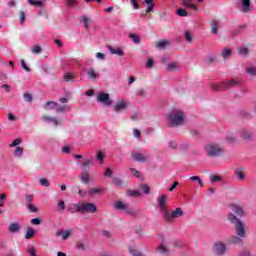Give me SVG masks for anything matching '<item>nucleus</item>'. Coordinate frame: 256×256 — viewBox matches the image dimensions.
Returning <instances> with one entry per match:
<instances>
[{"label":"nucleus","instance_id":"5701e85b","mask_svg":"<svg viewBox=\"0 0 256 256\" xmlns=\"http://www.w3.org/2000/svg\"><path fill=\"white\" fill-rule=\"evenodd\" d=\"M181 69V64L179 62H170L167 64V71L175 72Z\"/></svg>","mask_w":256,"mask_h":256},{"label":"nucleus","instance_id":"4c0bfd02","mask_svg":"<svg viewBox=\"0 0 256 256\" xmlns=\"http://www.w3.org/2000/svg\"><path fill=\"white\" fill-rule=\"evenodd\" d=\"M35 237V230L29 227L26 231L25 239H33Z\"/></svg>","mask_w":256,"mask_h":256},{"label":"nucleus","instance_id":"338daca9","mask_svg":"<svg viewBox=\"0 0 256 256\" xmlns=\"http://www.w3.org/2000/svg\"><path fill=\"white\" fill-rule=\"evenodd\" d=\"M41 47L40 46H34L33 48H32V53L34 54V55H39V53H41Z\"/></svg>","mask_w":256,"mask_h":256},{"label":"nucleus","instance_id":"423d86ee","mask_svg":"<svg viewBox=\"0 0 256 256\" xmlns=\"http://www.w3.org/2000/svg\"><path fill=\"white\" fill-rule=\"evenodd\" d=\"M212 252L216 256H223L225 253H227V245L221 241H218L213 244Z\"/></svg>","mask_w":256,"mask_h":256},{"label":"nucleus","instance_id":"72a5a7b5","mask_svg":"<svg viewBox=\"0 0 256 256\" xmlns=\"http://www.w3.org/2000/svg\"><path fill=\"white\" fill-rule=\"evenodd\" d=\"M227 219H228L229 223H232L233 225H236V223L241 221V219L237 218V216H235V214H233V213H229L227 216Z\"/></svg>","mask_w":256,"mask_h":256},{"label":"nucleus","instance_id":"13d9d810","mask_svg":"<svg viewBox=\"0 0 256 256\" xmlns=\"http://www.w3.org/2000/svg\"><path fill=\"white\" fill-rule=\"evenodd\" d=\"M23 97L27 103H31L33 101V96L31 93H24Z\"/></svg>","mask_w":256,"mask_h":256},{"label":"nucleus","instance_id":"393cba45","mask_svg":"<svg viewBox=\"0 0 256 256\" xmlns=\"http://www.w3.org/2000/svg\"><path fill=\"white\" fill-rule=\"evenodd\" d=\"M55 107H59V103L54 102V101L46 102L43 105V109H45L46 111H51V110L55 109Z\"/></svg>","mask_w":256,"mask_h":256},{"label":"nucleus","instance_id":"6ab92c4d","mask_svg":"<svg viewBox=\"0 0 256 256\" xmlns=\"http://www.w3.org/2000/svg\"><path fill=\"white\" fill-rule=\"evenodd\" d=\"M68 211L70 213H82V208L80 203L70 204L68 206Z\"/></svg>","mask_w":256,"mask_h":256},{"label":"nucleus","instance_id":"603ef678","mask_svg":"<svg viewBox=\"0 0 256 256\" xmlns=\"http://www.w3.org/2000/svg\"><path fill=\"white\" fill-rule=\"evenodd\" d=\"M20 65L22 67V69H24V71H27V73L31 72V68H29V66H27V63H25V60H20Z\"/></svg>","mask_w":256,"mask_h":256},{"label":"nucleus","instance_id":"79ce46f5","mask_svg":"<svg viewBox=\"0 0 256 256\" xmlns=\"http://www.w3.org/2000/svg\"><path fill=\"white\" fill-rule=\"evenodd\" d=\"M96 159L99 161L100 165H103L105 161V154L103 152L99 151L96 153Z\"/></svg>","mask_w":256,"mask_h":256},{"label":"nucleus","instance_id":"f03ea898","mask_svg":"<svg viewBox=\"0 0 256 256\" xmlns=\"http://www.w3.org/2000/svg\"><path fill=\"white\" fill-rule=\"evenodd\" d=\"M239 85H241V82L232 79L221 82L220 85L212 84L211 89L212 91H225L226 89H231L232 87H239Z\"/></svg>","mask_w":256,"mask_h":256},{"label":"nucleus","instance_id":"8fccbe9b","mask_svg":"<svg viewBox=\"0 0 256 256\" xmlns=\"http://www.w3.org/2000/svg\"><path fill=\"white\" fill-rule=\"evenodd\" d=\"M39 183L42 187H49L51 185V182L47 178H41Z\"/></svg>","mask_w":256,"mask_h":256},{"label":"nucleus","instance_id":"37998d69","mask_svg":"<svg viewBox=\"0 0 256 256\" xmlns=\"http://www.w3.org/2000/svg\"><path fill=\"white\" fill-rule=\"evenodd\" d=\"M112 183L113 185H116V187H121V185H123V180H121L119 177L113 176Z\"/></svg>","mask_w":256,"mask_h":256},{"label":"nucleus","instance_id":"aec40b11","mask_svg":"<svg viewBox=\"0 0 256 256\" xmlns=\"http://www.w3.org/2000/svg\"><path fill=\"white\" fill-rule=\"evenodd\" d=\"M240 137L244 139V141H253V137H255V135L247 130H242Z\"/></svg>","mask_w":256,"mask_h":256},{"label":"nucleus","instance_id":"774afa93","mask_svg":"<svg viewBox=\"0 0 256 256\" xmlns=\"http://www.w3.org/2000/svg\"><path fill=\"white\" fill-rule=\"evenodd\" d=\"M207 63H214V61H216V57L214 54H210L207 59H206Z\"/></svg>","mask_w":256,"mask_h":256},{"label":"nucleus","instance_id":"e433bc0d","mask_svg":"<svg viewBox=\"0 0 256 256\" xmlns=\"http://www.w3.org/2000/svg\"><path fill=\"white\" fill-rule=\"evenodd\" d=\"M238 53L241 57H248L249 55V48L247 47H240L238 48Z\"/></svg>","mask_w":256,"mask_h":256},{"label":"nucleus","instance_id":"6e6552de","mask_svg":"<svg viewBox=\"0 0 256 256\" xmlns=\"http://www.w3.org/2000/svg\"><path fill=\"white\" fill-rule=\"evenodd\" d=\"M97 101L104 105V107H111V105H113V100L109 96V93L100 92L97 95Z\"/></svg>","mask_w":256,"mask_h":256},{"label":"nucleus","instance_id":"3c124183","mask_svg":"<svg viewBox=\"0 0 256 256\" xmlns=\"http://www.w3.org/2000/svg\"><path fill=\"white\" fill-rule=\"evenodd\" d=\"M21 143H23V140L21 138H16L12 141V143L10 144V147H19Z\"/></svg>","mask_w":256,"mask_h":256},{"label":"nucleus","instance_id":"a18cd8bd","mask_svg":"<svg viewBox=\"0 0 256 256\" xmlns=\"http://www.w3.org/2000/svg\"><path fill=\"white\" fill-rule=\"evenodd\" d=\"M158 252L161 253V255H167L169 253V250L165 245L160 244L158 247Z\"/></svg>","mask_w":256,"mask_h":256},{"label":"nucleus","instance_id":"c03bdc74","mask_svg":"<svg viewBox=\"0 0 256 256\" xmlns=\"http://www.w3.org/2000/svg\"><path fill=\"white\" fill-rule=\"evenodd\" d=\"M65 111H69V106L63 105V106H56V113H65Z\"/></svg>","mask_w":256,"mask_h":256},{"label":"nucleus","instance_id":"864d4df0","mask_svg":"<svg viewBox=\"0 0 256 256\" xmlns=\"http://www.w3.org/2000/svg\"><path fill=\"white\" fill-rule=\"evenodd\" d=\"M168 146L170 149H178L179 148V144H177V141H175V140L169 141Z\"/></svg>","mask_w":256,"mask_h":256},{"label":"nucleus","instance_id":"4d7b16f0","mask_svg":"<svg viewBox=\"0 0 256 256\" xmlns=\"http://www.w3.org/2000/svg\"><path fill=\"white\" fill-rule=\"evenodd\" d=\"M104 177H109L110 179H113V170L111 168H107L104 172Z\"/></svg>","mask_w":256,"mask_h":256},{"label":"nucleus","instance_id":"de8ad7c7","mask_svg":"<svg viewBox=\"0 0 256 256\" xmlns=\"http://www.w3.org/2000/svg\"><path fill=\"white\" fill-rule=\"evenodd\" d=\"M29 5H32V7H43V2L38 0H28Z\"/></svg>","mask_w":256,"mask_h":256},{"label":"nucleus","instance_id":"e2e57ef3","mask_svg":"<svg viewBox=\"0 0 256 256\" xmlns=\"http://www.w3.org/2000/svg\"><path fill=\"white\" fill-rule=\"evenodd\" d=\"M82 23L86 29H89V18L87 16L82 17Z\"/></svg>","mask_w":256,"mask_h":256},{"label":"nucleus","instance_id":"bf43d9fd","mask_svg":"<svg viewBox=\"0 0 256 256\" xmlns=\"http://www.w3.org/2000/svg\"><path fill=\"white\" fill-rule=\"evenodd\" d=\"M58 211L60 212L65 211V202L63 200L58 201Z\"/></svg>","mask_w":256,"mask_h":256},{"label":"nucleus","instance_id":"a211bd4d","mask_svg":"<svg viewBox=\"0 0 256 256\" xmlns=\"http://www.w3.org/2000/svg\"><path fill=\"white\" fill-rule=\"evenodd\" d=\"M42 121H45V123H53V125H55V127H57L58 125H61V121L57 120V118L50 117L47 115H44L42 117Z\"/></svg>","mask_w":256,"mask_h":256},{"label":"nucleus","instance_id":"a878e982","mask_svg":"<svg viewBox=\"0 0 256 256\" xmlns=\"http://www.w3.org/2000/svg\"><path fill=\"white\" fill-rule=\"evenodd\" d=\"M229 243H231L232 245H242L243 244V237L231 236L229 238Z\"/></svg>","mask_w":256,"mask_h":256},{"label":"nucleus","instance_id":"2f4dec72","mask_svg":"<svg viewBox=\"0 0 256 256\" xmlns=\"http://www.w3.org/2000/svg\"><path fill=\"white\" fill-rule=\"evenodd\" d=\"M225 139L227 143H231L232 145L237 143V137L233 133H228Z\"/></svg>","mask_w":256,"mask_h":256},{"label":"nucleus","instance_id":"473e14b6","mask_svg":"<svg viewBox=\"0 0 256 256\" xmlns=\"http://www.w3.org/2000/svg\"><path fill=\"white\" fill-rule=\"evenodd\" d=\"M168 45H170L169 40H163L156 44V49L163 51V49H166Z\"/></svg>","mask_w":256,"mask_h":256},{"label":"nucleus","instance_id":"58836bf2","mask_svg":"<svg viewBox=\"0 0 256 256\" xmlns=\"http://www.w3.org/2000/svg\"><path fill=\"white\" fill-rule=\"evenodd\" d=\"M176 15H178V17H188L189 12H187V10H185L183 8H179L176 10Z\"/></svg>","mask_w":256,"mask_h":256},{"label":"nucleus","instance_id":"c756f323","mask_svg":"<svg viewBox=\"0 0 256 256\" xmlns=\"http://www.w3.org/2000/svg\"><path fill=\"white\" fill-rule=\"evenodd\" d=\"M231 55H233V50L229 48L222 49L221 56L223 59H230Z\"/></svg>","mask_w":256,"mask_h":256},{"label":"nucleus","instance_id":"2eb2a0df","mask_svg":"<svg viewBox=\"0 0 256 256\" xmlns=\"http://www.w3.org/2000/svg\"><path fill=\"white\" fill-rule=\"evenodd\" d=\"M127 107V101L125 100H119L114 106L113 109L116 113H119L121 111H125V108Z\"/></svg>","mask_w":256,"mask_h":256},{"label":"nucleus","instance_id":"a19ab883","mask_svg":"<svg viewBox=\"0 0 256 256\" xmlns=\"http://www.w3.org/2000/svg\"><path fill=\"white\" fill-rule=\"evenodd\" d=\"M126 195L128 197H140L141 192L137 191V190H127L126 191Z\"/></svg>","mask_w":256,"mask_h":256},{"label":"nucleus","instance_id":"412c9836","mask_svg":"<svg viewBox=\"0 0 256 256\" xmlns=\"http://www.w3.org/2000/svg\"><path fill=\"white\" fill-rule=\"evenodd\" d=\"M230 209L233 213H235L236 215H238V217H243L244 212H243V208H241V206H238L236 204H231L230 205Z\"/></svg>","mask_w":256,"mask_h":256},{"label":"nucleus","instance_id":"49530a36","mask_svg":"<svg viewBox=\"0 0 256 256\" xmlns=\"http://www.w3.org/2000/svg\"><path fill=\"white\" fill-rule=\"evenodd\" d=\"M99 193H103V188H90L89 195H97Z\"/></svg>","mask_w":256,"mask_h":256},{"label":"nucleus","instance_id":"4be33fe9","mask_svg":"<svg viewBox=\"0 0 256 256\" xmlns=\"http://www.w3.org/2000/svg\"><path fill=\"white\" fill-rule=\"evenodd\" d=\"M180 4L183 7H187L189 9H193V11H197V4H193V0H181Z\"/></svg>","mask_w":256,"mask_h":256},{"label":"nucleus","instance_id":"dca6fc26","mask_svg":"<svg viewBox=\"0 0 256 256\" xmlns=\"http://www.w3.org/2000/svg\"><path fill=\"white\" fill-rule=\"evenodd\" d=\"M80 181L84 185H89V183H91V174H89V172H87V171L81 172L80 173Z\"/></svg>","mask_w":256,"mask_h":256},{"label":"nucleus","instance_id":"c85d7f7f","mask_svg":"<svg viewBox=\"0 0 256 256\" xmlns=\"http://www.w3.org/2000/svg\"><path fill=\"white\" fill-rule=\"evenodd\" d=\"M23 152H24L23 147L17 146L13 151V156L16 157L17 159H21V157H23Z\"/></svg>","mask_w":256,"mask_h":256},{"label":"nucleus","instance_id":"0e129e2a","mask_svg":"<svg viewBox=\"0 0 256 256\" xmlns=\"http://www.w3.org/2000/svg\"><path fill=\"white\" fill-rule=\"evenodd\" d=\"M153 9H155V3L147 4L146 13H153Z\"/></svg>","mask_w":256,"mask_h":256},{"label":"nucleus","instance_id":"09e8293b","mask_svg":"<svg viewBox=\"0 0 256 256\" xmlns=\"http://www.w3.org/2000/svg\"><path fill=\"white\" fill-rule=\"evenodd\" d=\"M73 79H75V75H73L69 72L64 73V81L66 83H68V81H73Z\"/></svg>","mask_w":256,"mask_h":256},{"label":"nucleus","instance_id":"7c9ffc66","mask_svg":"<svg viewBox=\"0 0 256 256\" xmlns=\"http://www.w3.org/2000/svg\"><path fill=\"white\" fill-rule=\"evenodd\" d=\"M8 229L10 233H17V231L21 229V225H19L17 222H14L9 225Z\"/></svg>","mask_w":256,"mask_h":256},{"label":"nucleus","instance_id":"f8f14e48","mask_svg":"<svg viewBox=\"0 0 256 256\" xmlns=\"http://www.w3.org/2000/svg\"><path fill=\"white\" fill-rule=\"evenodd\" d=\"M82 213H97V206L94 203L81 204Z\"/></svg>","mask_w":256,"mask_h":256},{"label":"nucleus","instance_id":"b1692460","mask_svg":"<svg viewBox=\"0 0 256 256\" xmlns=\"http://www.w3.org/2000/svg\"><path fill=\"white\" fill-rule=\"evenodd\" d=\"M61 235L63 241H67V239H69V237L71 236V230H62L56 232V237H61Z\"/></svg>","mask_w":256,"mask_h":256},{"label":"nucleus","instance_id":"9b49d317","mask_svg":"<svg viewBox=\"0 0 256 256\" xmlns=\"http://www.w3.org/2000/svg\"><path fill=\"white\" fill-rule=\"evenodd\" d=\"M234 175L237 177L238 181L243 182L247 177V170L245 169V167L236 168L234 171Z\"/></svg>","mask_w":256,"mask_h":256},{"label":"nucleus","instance_id":"6e6d98bb","mask_svg":"<svg viewBox=\"0 0 256 256\" xmlns=\"http://www.w3.org/2000/svg\"><path fill=\"white\" fill-rule=\"evenodd\" d=\"M27 208H28V211H30V213H37L38 209L36 208L35 205L29 203V204H26Z\"/></svg>","mask_w":256,"mask_h":256},{"label":"nucleus","instance_id":"f3484780","mask_svg":"<svg viewBox=\"0 0 256 256\" xmlns=\"http://www.w3.org/2000/svg\"><path fill=\"white\" fill-rule=\"evenodd\" d=\"M86 73L90 81H97V79H99V72L95 71L93 68H88Z\"/></svg>","mask_w":256,"mask_h":256},{"label":"nucleus","instance_id":"ddd939ff","mask_svg":"<svg viewBox=\"0 0 256 256\" xmlns=\"http://www.w3.org/2000/svg\"><path fill=\"white\" fill-rule=\"evenodd\" d=\"M236 229V235L238 237L245 238L246 232H245V224L241 220H238V223L235 224Z\"/></svg>","mask_w":256,"mask_h":256},{"label":"nucleus","instance_id":"5fc2aeb1","mask_svg":"<svg viewBox=\"0 0 256 256\" xmlns=\"http://www.w3.org/2000/svg\"><path fill=\"white\" fill-rule=\"evenodd\" d=\"M184 39H186V41L188 43H191V41H193V37L191 36V32L185 31L184 32Z\"/></svg>","mask_w":256,"mask_h":256},{"label":"nucleus","instance_id":"39448f33","mask_svg":"<svg viewBox=\"0 0 256 256\" xmlns=\"http://www.w3.org/2000/svg\"><path fill=\"white\" fill-rule=\"evenodd\" d=\"M130 157L136 163H149V156L143 153L141 149L132 150Z\"/></svg>","mask_w":256,"mask_h":256},{"label":"nucleus","instance_id":"cd10ccee","mask_svg":"<svg viewBox=\"0 0 256 256\" xmlns=\"http://www.w3.org/2000/svg\"><path fill=\"white\" fill-rule=\"evenodd\" d=\"M109 53H111V55H118L119 57H123V55H125V52H123L122 49H115V48H112L111 46H108L107 47Z\"/></svg>","mask_w":256,"mask_h":256},{"label":"nucleus","instance_id":"ea45409f","mask_svg":"<svg viewBox=\"0 0 256 256\" xmlns=\"http://www.w3.org/2000/svg\"><path fill=\"white\" fill-rule=\"evenodd\" d=\"M128 251L129 253L132 255V256H143V253H141L139 250L135 249V247H129L128 248Z\"/></svg>","mask_w":256,"mask_h":256},{"label":"nucleus","instance_id":"f704fd0d","mask_svg":"<svg viewBox=\"0 0 256 256\" xmlns=\"http://www.w3.org/2000/svg\"><path fill=\"white\" fill-rule=\"evenodd\" d=\"M129 39H131V41H133L136 45H139V43H141V37L137 34H133L130 33L128 35Z\"/></svg>","mask_w":256,"mask_h":256},{"label":"nucleus","instance_id":"0eeeda50","mask_svg":"<svg viewBox=\"0 0 256 256\" xmlns=\"http://www.w3.org/2000/svg\"><path fill=\"white\" fill-rule=\"evenodd\" d=\"M115 209H118V211H126L127 215H131L132 217H135L137 215V210L129 207V205L121 201L115 203Z\"/></svg>","mask_w":256,"mask_h":256},{"label":"nucleus","instance_id":"20e7f679","mask_svg":"<svg viewBox=\"0 0 256 256\" xmlns=\"http://www.w3.org/2000/svg\"><path fill=\"white\" fill-rule=\"evenodd\" d=\"M183 215H185L183 208L177 207L172 212H169V210H168L167 212L164 213V215L162 217H163L164 221H166L167 223H171V221H173V219H179L180 217H183Z\"/></svg>","mask_w":256,"mask_h":256},{"label":"nucleus","instance_id":"9d476101","mask_svg":"<svg viewBox=\"0 0 256 256\" xmlns=\"http://www.w3.org/2000/svg\"><path fill=\"white\" fill-rule=\"evenodd\" d=\"M237 9H239L241 13H249V11H251V0H240L237 4Z\"/></svg>","mask_w":256,"mask_h":256},{"label":"nucleus","instance_id":"bb28decb","mask_svg":"<svg viewBox=\"0 0 256 256\" xmlns=\"http://www.w3.org/2000/svg\"><path fill=\"white\" fill-rule=\"evenodd\" d=\"M219 27H220V24H219V21H212L211 23V33L212 35H219Z\"/></svg>","mask_w":256,"mask_h":256},{"label":"nucleus","instance_id":"052dcab7","mask_svg":"<svg viewBox=\"0 0 256 256\" xmlns=\"http://www.w3.org/2000/svg\"><path fill=\"white\" fill-rule=\"evenodd\" d=\"M130 173H132V175H134V177H136L137 179L141 177V173L135 168H130Z\"/></svg>","mask_w":256,"mask_h":256},{"label":"nucleus","instance_id":"69168bd1","mask_svg":"<svg viewBox=\"0 0 256 256\" xmlns=\"http://www.w3.org/2000/svg\"><path fill=\"white\" fill-rule=\"evenodd\" d=\"M133 137H135L136 139H141V131H139V129L135 128L133 130Z\"/></svg>","mask_w":256,"mask_h":256},{"label":"nucleus","instance_id":"f257e3e1","mask_svg":"<svg viewBox=\"0 0 256 256\" xmlns=\"http://www.w3.org/2000/svg\"><path fill=\"white\" fill-rule=\"evenodd\" d=\"M168 124L170 127H181L185 124V112L174 109L168 114Z\"/></svg>","mask_w":256,"mask_h":256},{"label":"nucleus","instance_id":"1a4fd4ad","mask_svg":"<svg viewBox=\"0 0 256 256\" xmlns=\"http://www.w3.org/2000/svg\"><path fill=\"white\" fill-rule=\"evenodd\" d=\"M169 199V196L163 194L161 196H159L157 198V201H158V207L160 209V211L162 212V217L164 215V213H167V201Z\"/></svg>","mask_w":256,"mask_h":256},{"label":"nucleus","instance_id":"680f3d73","mask_svg":"<svg viewBox=\"0 0 256 256\" xmlns=\"http://www.w3.org/2000/svg\"><path fill=\"white\" fill-rule=\"evenodd\" d=\"M211 183H217V181H221V176L219 175H212L210 176Z\"/></svg>","mask_w":256,"mask_h":256},{"label":"nucleus","instance_id":"7ed1b4c3","mask_svg":"<svg viewBox=\"0 0 256 256\" xmlns=\"http://www.w3.org/2000/svg\"><path fill=\"white\" fill-rule=\"evenodd\" d=\"M205 151L208 157H219V155H223L225 150L219 144L212 142L205 146Z\"/></svg>","mask_w":256,"mask_h":256},{"label":"nucleus","instance_id":"4468645a","mask_svg":"<svg viewBox=\"0 0 256 256\" xmlns=\"http://www.w3.org/2000/svg\"><path fill=\"white\" fill-rule=\"evenodd\" d=\"M94 165H95V160L93 158H88L81 163L80 169H82V171H87Z\"/></svg>","mask_w":256,"mask_h":256},{"label":"nucleus","instance_id":"c9c22d12","mask_svg":"<svg viewBox=\"0 0 256 256\" xmlns=\"http://www.w3.org/2000/svg\"><path fill=\"white\" fill-rule=\"evenodd\" d=\"M246 73L247 75H250V77H256V66L246 67Z\"/></svg>","mask_w":256,"mask_h":256}]
</instances>
